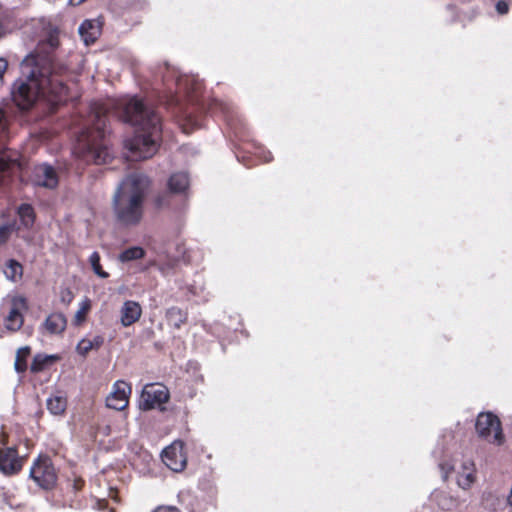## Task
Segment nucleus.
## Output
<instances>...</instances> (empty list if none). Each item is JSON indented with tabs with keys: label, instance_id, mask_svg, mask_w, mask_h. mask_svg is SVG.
Returning a JSON list of instances; mask_svg holds the SVG:
<instances>
[{
	"label": "nucleus",
	"instance_id": "obj_19",
	"mask_svg": "<svg viewBox=\"0 0 512 512\" xmlns=\"http://www.w3.org/2000/svg\"><path fill=\"white\" fill-rule=\"evenodd\" d=\"M432 500L442 509V510H452L457 506V500L453 498L449 493L443 490H435L432 493Z\"/></svg>",
	"mask_w": 512,
	"mask_h": 512
},
{
	"label": "nucleus",
	"instance_id": "obj_32",
	"mask_svg": "<svg viewBox=\"0 0 512 512\" xmlns=\"http://www.w3.org/2000/svg\"><path fill=\"white\" fill-rule=\"evenodd\" d=\"M8 131V119L5 111L0 108V139L3 138Z\"/></svg>",
	"mask_w": 512,
	"mask_h": 512
},
{
	"label": "nucleus",
	"instance_id": "obj_24",
	"mask_svg": "<svg viewBox=\"0 0 512 512\" xmlns=\"http://www.w3.org/2000/svg\"><path fill=\"white\" fill-rule=\"evenodd\" d=\"M67 408V400L62 396H53L47 400V409L54 415H61Z\"/></svg>",
	"mask_w": 512,
	"mask_h": 512
},
{
	"label": "nucleus",
	"instance_id": "obj_37",
	"mask_svg": "<svg viewBox=\"0 0 512 512\" xmlns=\"http://www.w3.org/2000/svg\"><path fill=\"white\" fill-rule=\"evenodd\" d=\"M153 512H181L177 507L174 506H159Z\"/></svg>",
	"mask_w": 512,
	"mask_h": 512
},
{
	"label": "nucleus",
	"instance_id": "obj_38",
	"mask_svg": "<svg viewBox=\"0 0 512 512\" xmlns=\"http://www.w3.org/2000/svg\"><path fill=\"white\" fill-rule=\"evenodd\" d=\"M447 10L451 13V19L453 22L459 19L458 10L455 5H448Z\"/></svg>",
	"mask_w": 512,
	"mask_h": 512
},
{
	"label": "nucleus",
	"instance_id": "obj_5",
	"mask_svg": "<svg viewBox=\"0 0 512 512\" xmlns=\"http://www.w3.org/2000/svg\"><path fill=\"white\" fill-rule=\"evenodd\" d=\"M31 479L38 488L50 491L53 490L58 481V473L50 456L38 455L32 462L29 471Z\"/></svg>",
	"mask_w": 512,
	"mask_h": 512
},
{
	"label": "nucleus",
	"instance_id": "obj_14",
	"mask_svg": "<svg viewBox=\"0 0 512 512\" xmlns=\"http://www.w3.org/2000/svg\"><path fill=\"white\" fill-rule=\"evenodd\" d=\"M79 34L86 45L93 44L101 35V25L96 20H85L79 27Z\"/></svg>",
	"mask_w": 512,
	"mask_h": 512
},
{
	"label": "nucleus",
	"instance_id": "obj_34",
	"mask_svg": "<svg viewBox=\"0 0 512 512\" xmlns=\"http://www.w3.org/2000/svg\"><path fill=\"white\" fill-rule=\"evenodd\" d=\"M84 486H85L84 479L81 477L75 476L73 479V484H72L73 490L76 492L81 491L84 488Z\"/></svg>",
	"mask_w": 512,
	"mask_h": 512
},
{
	"label": "nucleus",
	"instance_id": "obj_30",
	"mask_svg": "<svg viewBox=\"0 0 512 512\" xmlns=\"http://www.w3.org/2000/svg\"><path fill=\"white\" fill-rule=\"evenodd\" d=\"M92 349L90 339H82L77 345V352L82 356H86Z\"/></svg>",
	"mask_w": 512,
	"mask_h": 512
},
{
	"label": "nucleus",
	"instance_id": "obj_17",
	"mask_svg": "<svg viewBox=\"0 0 512 512\" xmlns=\"http://www.w3.org/2000/svg\"><path fill=\"white\" fill-rule=\"evenodd\" d=\"M59 359L60 357L58 355H46L43 353H38L33 357L32 363L30 365V371L34 374L40 373L48 369Z\"/></svg>",
	"mask_w": 512,
	"mask_h": 512
},
{
	"label": "nucleus",
	"instance_id": "obj_2",
	"mask_svg": "<svg viewBox=\"0 0 512 512\" xmlns=\"http://www.w3.org/2000/svg\"><path fill=\"white\" fill-rule=\"evenodd\" d=\"M119 117L135 128L134 135L124 141L125 148L134 160L154 156L162 141V125L158 113L144 102L132 97L121 104Z\"/></svg>",
	"mask_w": 512,
	"mask_h": 512
},
{
	"label": "nucleus",
	"instance_id": "obj_1",
	"mask_svg": "<svg viewBox=\"0 0 512 512\" xmlns=\"http://www.w3.org/2000/svg\"><path fill=\"white\" fill-rule=\"evenodd\" d=\"M59 45L58 35L51 33L21 62L22 76L11 89L12 101L19 110L29 111L42 97L49 105V112L55 113L69 100L68 82L75 75L57 58Z\"/></svg>",
	"mask_w": 512,
	"mask_h": 512
},
{
	"label": "nucleus",
	"instance_id": "obj_29",
	"mask_svg": "<svg viewBox=\"0 0 512 512\" xmlns=\"http://www.w3.org/2000/svg\"><path fill=\"white\" fill-rule=\"evenodd\" d=\"M14 231L13 224L0 225V246L5 245Z\"/></svg>",
	"mask_w": 512,
	"mask_h": 512
},
{
	"label": "nucleus",
	"instance_id": "obj_35",
	"mask_svg": "<svg viewBox=\"0 0 512 512\" xmlns=\"http://www.w3.org/2000/svg\"><path fill=\"white\" fill-rule=\"evenodd\" d=\"M93 349H99L104 344V338L101 335H96L93 339H90Z\"/></svg>",
	"mask_w": 512,
	"mask_h": 512
},
{
	"label": "nucleus",
	"instance_id": "obj_26",
	"mask_svg": "<svg viewBox=\"0 0 512 512\" xmlns=\"http://www.w3.org/2000/svg\"><path fill=\"white\" fill-rule=\"evenodd\" d=\"M91 267L96 275L100 278H107L109 274L105 272L100 264V254L98 252H93L89 258Z\"/></svg>",
	"mask_w": 512,
	"mask_h": 512
},
{
	"label": "nucleus",
	"instance_id": "obj_33",
	"mask_svg": "<svg viewBox=\"0 0 512 512\" xmlns=\"http://www.w3.org/2000/svg\"><path fill=\"white\" fill-rule=\"evenodd\" d=\"M8 70V61L0 57V87L4 84V75Z\"/></svg>",
	"mask_w": 512,
	"mask_h": 512
},
{
	"label": "nucleus",
	"instance_id": "obj_16",
	"mask_svg": "<svg viewBox=\"0 0 512 512\" xmlns=\"http://www.w3.org/2000/svg\"><path fill=\"white\" fill-rule=\"evenodd\" d=\"M44 327L49 334H61L67 326V320L63 313H51L44 322Z\"/></svg>",
	"mask_w": 512,
	"mask_h": 512
},
{
	"label": "nucleus",
	"instance_id": "obj_21",
	"mask_svg": "<svg viewBox=\"0 0 512 512\" xmlns=\"http://www.w3.org/2000/svg\"><path fill=\"white\" fill-rule=\"evenodd\" d=\"M17 214L25 228H31L35 222L36 214L32 205L23 203L18 207Z\"/></svg>",
	"mask_w": 512,
	"mask_h": 512
},
{
	"label": "nucleus",
	"instance_id": "obj_9",
	"mask_svg": "<svg viewBox=\"0 0 512 512\" xmlns=\"http://www.w3.org/2000/svg\"><path fill=\"white\" fill-rule=\"evenodd\" d=\"M28 309L27 300L23 296H15L11 299V307L4 319L5 328L16 332L21 329L24 323L23 313Z\"/></svg>",
	"mask_w": 512,
	"mask_h": 512
},
{
	"label": "nucleus",
	"instance_id": "obj_22",
	"mask_svg": "<svg viewBox=\"0 0 512 512\" xmlns=\"http://www.w3.org/2000/svg\"><path fill=\"white\" fill-rule=\"evenodd\" d=\"M31 355V348L29 346L21 347L17 350L14 367L16 372L24 373L28 369V358Z\"/></svg>",
	"mask_w": 512,
	"mask_h": 512
},
{
	"label": "nucleus",
	"instance_id": "obj_8",
	"mask_svg": "<svg viewBox=\"0 0 512 512\" xmlns=\"http://www.w3.org/2000/svg\"><path fill=\"white\" fill-rule=\"evenodd\" d=\"M163 463L174 472H181L187 466V454L185 444L175 441L162 452Z\"/></svg>",
	"mask_w": 512,
	"mask_h": 512
},
{
	"label": "nucleus",
	"instance_id": "obj_10",
	"mask_svg": "<svg viewBox=\"0 0 512 512\" xmlns=\"http://www.w3.org/2000/svg\"><path fill=\"white\" fill-rule=\"evenodd\" d=\"M132 388L129 383L118 380L113 385L112 392L106 398V406L108 408L122 411L129 404V396Z\"/></svg>",
	"mask_w": 512,
	"mask_h": 512
},
{
	"label": "nucleus",
	"instance_id": "obj_39",
	"mask_svg": "<svg viewBox=\"0 0 512 512\" xmlns=\"http://www.w3.org/2000/svg\"><path fill=\"white\" fill-rule=\"evenodd\" d=\"M474 481V476L472 474H467L465 477V485L470 486L471 483Z\"/></svg>",
	"mask_w": 512,
	"mask_h": 512
},
{
	"label": "nucleus",
	"instance_id": "obj_23",
	"mask_svg": "<svg viewBox=\"0 0 512 512\" xmlns=\"http://www.w3.org/2000/svg\"><path fill=\"white\" fill-rule=\"evenodd\" d=\"M166 317L175 327L180 328L181 325L185 324L187 321V312L179 307L173 306L167 310Z\"/></svg>",
	"mask_w": 512,
	"mask_h": 512
},
{
	"label": "nucleus",
	"instance_id": "obj_41",
	"mask_svg": "<svg viewBox=\"0 0 512 512\" xmlns=\"http://www.w3.org/2000/svg\"><path fill=\"white\" fill-rule=\"evenodd\" d=\"M86 0H70L71 4L73 5H80L84 3Z\"/></svg>",
	"mask_w": 512,
	"mask_h": 512
},
{
	"label": "nucleus",
	"instance_id": "obj_36",
	"mask_svg": "<svg viewBox=\"0 0 512 512\" xmlns=\"http://www.w3.org/2000/svg\"><path fill=\"white\" fill-rule=\"evenodd\" d=\"M8 443H9V434L5 431L4 427H2V429L0 431V445L2 446L1 448L7 447Z\"/></svg>",
	"mask_w": 512,
	"mask_h": 512
},
{
	"label": "nucleus",
	"instance_id": "obj_11",
	"mask_svg": "<svg viewBox=\"0 0 512 512\" xmlns=\"http://www.w3.org/2000/svg\"><path fill=\"white\" fill-rule=\"evenodd\" d=\"M141 398V408L143 410H151L156 405L167 403L169 401V392L164 386L149 385L143 390Z\"/></svg>",
	"mask_w": 512,
	"mask_h": 512
},
{
	"label": "nucleus",
	"instance_id": "obj_40",
	"mask_svg": "<svg viewBox=\"0 0 512 512\" xmlns=\"http://www.w3.org/2000/svg\"><path fill=\"white\" fill-rule=\"evenodd\" d=\"M6 32H7L6 27L4 26V24L2 22H0V38L5 36Z\"/></svg>",
	"mask_w": 512,
	"mask_h": 512
},
{
	"label": "nucleus",
	"instance_id": "obj_20",
	"mask_svg": "<svg viewBox=\"0 0 512 512\" xmlns=\"http://www.w3.org/2000/svg\"><path fill=\"white\" fill-rule=\"evenodd\" d=\"M7 279L12 282H17L22 279L23 276V266L20 262L15 259H9L3 270Z\"/></svg>",
	"mask_w": 512,
	"mask_h": 512
},
{
	"label": "nucleus",
	"instance_id": "obj_28",
	"mask_svg": "<svg viewBox=\"0 0 512 512\" xmlns=\"http://www.w3.org/2000/svg\"><path fill=\"white\" fill-rule=\"evenodd\" d=\"M90 308H91L90 300L86 299L85 301H83L81 303L80 308L78 309V311L75 314V322L77 324L82 323L86 319V316H87Z\"/></svg>",
	"mask_w": 512,
	"mask_h": 512
},
{
	"label": "nucleus",
	"instance_id": "obj_25",
	"mask_svg": "<svg viewBox=\"0 0 512 512\" xmlns=\"http://www.w3.org/2000/svg\"><path fill=\"white\" fill-rule=\"evenodd\" d=\"M145 256V250L140 246L129 247L122 251L119 255L121 262H129L142 259Z\"/></svg>",
	"mask_w": 512,
	"mask_h": 512
},
{
	"label": "nucleus",
	"instance_id": "obj_15",
	"mask_svg": "<svg viewBox=\"0 0 512 512\" xmlns=\"http://www.w3.org/2000/svg\"><path fill=\"white\" fill-rule=\"evenodd\" d=\"M19 168L18 159L9 157L6 152L0 153V185L5 184Z\"/></svg>",
	"mask_w": 512,
	"mask_h": 512
},
{
	"label": "nucleus",
	"instance_id": "obj_3",
	"mask_svg": "<svg viewBox=\"0 0 512 512\" xmlns=\"http://www.w3.org/2000/svg\"><path fill=\"white\" fill-rule=\"evenodd\" d=\"M148 188L149 179L143 175L133 174L123 181L113 198V211L119 223L134 226L141 221Z\"/></svg>",
	"mask_w": 512,
	"mask_h": 512
},
{
	"label": "nucleus",
	"instance_id": "obj_4",
	"mask_svg": "<svg viewBox=\"0 0 512 512\" xmlns=\"http://www.w3.org/2000/svg\"><path fill=\"white\" fill-rule=\"evenodd\" d=\"M106 122L105 116L96 115L92 126L82 131L77 138L74 154L86 163L101 165L107 163L111 158Z\"/></svg>",
	"mask_w": 512,
	"mask_h": 512
},
{
	"label": "nucleus",
	"instance_id": "obj_6",
	"mask_svg": "<svg viewBox=\"0 0 512 512\" xmlns=\"http://www.w3.org/2000/svg\"><path fill=\"white\" fill-rule=\"evenodd\" d=\"M475 429L478 436L489 443L498 446L504 443L501 421L492 412L480 413L476 419Z\"/></svg>",
	"mask_w": 512,
	"mask_h": 512
},
{
	"label": "nucleus",
	"instance_id": "obj_12",
	"mask_svg": "<svg viewBox=\"0 0 512 512\" xmlns=\"http://www.w3.org/2000/svg\"><path fill=\"white\" fill-rule=\"evenodd\" d=\"M142 316V307L137 301L127 300L120 309V323L123 327H129Z\"/></svg>",
	"mask_w": 512,
	"mask_h": 512
},
{
	"label": "nucleus",
	"instance_id": "obj_13",
	"mask_svg": "<svg viewBox=\"0 0 512 512\" xmlns=\"http://www.w3.org/2000/svg\"><path fill=\"white\" fill-rule=\"evenodd\" d=\"M36 184L53 189L58 185V176L55 169L48 164H41L35 168Z\"/></svg>",
	"mask_w": 512,
	"mask_h": 512
},
{
	"label": "nucleus",
	"instance_id": "obj_18",
	"mask_svg": "<svg viewBox=\"0 0 512 512\" xmlns=\"http://www.w3.org/2000/svg\"><path fill=\"white\" fill-rule=\"evenodd\" d=\"M189 187L188 174L183 172L174 173L168 180V188L172 193H183Z\"/></svg>",
	"mask_w": 512,
	"mask_h": 512
},
{
	"label": "nucleus",
	"instance_id": "obj_27",
	"mask_svg": "<svg viewBox=\"0 0 512 512\" xmlns=\"http://www.w3.org/2000/svg\"><path fill=\"white\" fill-rule=\"evenodd\" d=\"M488 5H494L496 12L499 15H506L509 10L512 1L511 0H483Z\"/></svg>",
	"mask_w": 512,
	"mask_h": 512
},
{
	"label": "nucleus",
	"instance_id": "obj_7",
	"mask_svg": "<svg viewBox=\"0 0 512 512\" xmlns=\"http://www.w3.org/2000/svg\"><path fill=\"white\" fill-rule=\"evenodd\" d=\"M26 460V456L19 455L16 445L0 448V472L7 477L18 475Z\"/></svg>",
	"mask_w": 512,
	"mask_h": 512
},
{
	"label": "nucleus",
	"instance_id": "obj_31",
	"mask_svg": "<svg viewBox=\"0 0 512 512\" xmlns=\"http://www.w3.org/2000/svg\"><path fill=\"white\" fill-rule=\"evenodd\" d=\"M74 299V294L70 288H62L60 291V300L63 304L69 305Z\"/></svg>",
	"mask_w": 512,
	"mask_h": 512
}]
</instances>
